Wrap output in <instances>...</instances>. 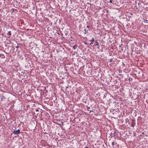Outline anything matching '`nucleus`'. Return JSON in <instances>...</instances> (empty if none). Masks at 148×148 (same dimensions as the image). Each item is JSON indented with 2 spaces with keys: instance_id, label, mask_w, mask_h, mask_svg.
<instances>
[{
  "instance_id": "nucleus-7",
  "label": "nucleus",
  "mask_w": 148,
  "mask_h": 148,
  "mask_svg": "<svg viewBox=\"0 0 148 148\" xmlns=\"http://www.w3.org/2000/svg\"><path fill=\"white\" fill-rule=\"evenodd\" d=\"M8 36H10L11 34V31H9L8 33Z\"/></svg>"
},
{
  "instance_id": "nucleus-9",
  "label": "nucleus",
  "mask_w": 148,
  "mask_h": 148,
  "mask_svg": "<svg viewBox=\"0 0 148 148\" xmlns=\"http://www.w3.org/2000/svg\"><path fill=\"white\" fill-rule=\"evenodd\" d=\"M110 3H112V1L111 0H110Z\"/></svg>"
},
{
  "instance_id": "nucleus-4",
  "label": "nucleus",
  "mask_w": 148,
  "mask_h": 148,
  "mask_svg": "<svg viewBox=\"0 0 148 148\" xmlns=\"http://www.w3.org/2000/svg\"><path fill=\"white\" fill-rule=\"evenodd\" d=\"M77 47V45L76 44H75L74 46L73 47V49L74 50H75V49Z\"/></svg>"
},
{
  "instance_id": "nucleus-8",
  "label": "nucleus",
  "mask_w": 148,
  "mask_h": 148,
  "mask_svg": "<svg viewBox=\"0 0 148 148\" xmlns=\"http://www.w3.org/2000/svg\"><path fill=\"white\" fill-rule=\"evenodd\" d=\"M111 144L112 146H114V142H112L111 143Z\"/></svg>"
},
{
  "instance_id": "nucleus-3",
  "label": "nucleus",
  "mask_w": 148,
  "mask_h": 148,
  "mask_svg": "<svg viewBox=\"0 0 148 148\" xmlns=\"http://www.w3.org/2000/svg\"><path fill=\"white\" fill-rule=\"evenodd\" d=\"M89 41L91 42L90 43V45H91L95 41V39L94 38H92L91 40H90Z\"/></svg>"
},
{
  "instance_id": "nucleus-6",
  "label": "nucleus",
  "mask_w": 148,
  "mask_h": 148,
  "mask_svg": "<svg viewBox=\"0 0 148 148\" xmlns=\"http://www.w3.org/2000/svg\"><path fill=\"white\" fill-rule=\"evenodd\" d=\"M88 29H84V34H86L88 32Z\"/></svg>"
},
{
  "instance_id": "nucleus-10",
  "label": "nucleus",
  "mask_w": 148,
  "mask_h": 148,
  "mask_svg": "<svg viewBox=\"0 0 148 148\" xmlns=\"http://www.w3.org/2000/svg\"><path fill=\"white\" fill-rule=\"evenodd\" d=\"M84 43L85 44V45H87L88 44V43L86 42H84Z\"/></svg>"
},
{
  "instance_id": "nucleus-1",
  "label": "nucleus",
  "mask_w": 148,
  "mask_h": 148,
  "mask_svg": "<svg viewBox=\"0 0 148 148\" xmlns=\"http://www.w3.org/2000/svg\"><path fill=\"white\" fill-rule=\"evenodd\" d=\"M20 132V131L18 129L17 130H14L13 133L14 134H19Z\"/></svg>"
},
{
  "instance_id": "nucleus-11",
  "label": "nucleus",
  "mask_w": 148,
  "mask_h": 148,
  "mask_svg": "<svg viewBox=\"0 0 148 148\" xmlns=\"http://www.w3.org/2000/svg\"><path fill=\"white\" fill-rule=\"evenodd\" d=\"M112 59H110V62H112Z\"/></svg>"
},
{
  "instance_id": "nucleus-15",
  "label": "nucleus",
  "mask_w": 148,
  "mask_h": 148,
  "mask_svg": "<svg viewBox=\"0 0 148 148\" xmlns=\"http://www.w3.org/2000/svg\"><path fill=\"white\" fill-rule=\"evenodd\" d=\"M3 56V55H1V54L0 55V56Z\"/></svg>"
},
{
  "instance_id": "nucleus-16",
  "label": "nucleus",
  "mask_w": 148,
  "mask_h": 148,
  "mask_svg": "<svg viewBox=\"0 0 148 148\" xmlns=\"http://www.w3.org/2000/svg\"><path fill=\"white\" fill-rule=\"evenodd\" d=\"M86 148H89L88 147H86Z\"/></svg>"
},
{
  "instance_id": "nucleus-17",
  "label": "nucleus",
  "mask_w": 148,
  "mask_h": 148,
  "mask_svg": "<svg viewBox=\"0 0 148 148\" xmlns=\"http://www.w3.org/2000/svg\"><path fill=\"white\" fill-rule=\"evenodd\" d=\"M91 112V111H90V112Z\"/></svg>"
},
{
  "instance_id": "nucleus-5",
  "label": "nucleus",
  "mask_w": 148,
  "mask_h": 148,
  "mask_svg": "<svg viewBox=\"0 0 148 148\" xmlns=\"http://www.w3.org/2000/svg\"><path fill=\"white\" fill-rule=\"evenodd\" d=\"M95 44L96 46H99V45L98 42L97 41H95Z\"/></svg>"
},
{
  "instance_id": "nucleus-12",
  "label": "nucleus",
  "mask_w": 148,
  "mask_h": 148,
  "mask_svg": "<svg viewBox=\"0 0 148 148\" xmlns=\"http://www.w3.org/2000/svg\"><path fill=\"white\" fill-rule=\"evenodd\" d=\"M87 27L88 28H89V26L88 25L87 26Z\"/></svg>"
},
{
  "instance_id": "nucleus-2",
  "label": "nucleus",
  "mask_w": 148,
  "mask_h": 148,
  "mask_svg": "<svg viewBox=\"0 0 148 148\" xmlns=\"http://www.w3.org/2000/svg\"><path fill=\"white\" fill-rule=\"evenodd\" d=\"M114 146H113V148H119V145L117 144L116 143H115L114 144Z\"/></svg>"
},
{
  "instance_id": "nucleus-14",
  "label": "nucleus",
  "mask_w": 148,
  "mask_h": 148,
  "mask_svg": "<svg viewBox=\"0 0 148 148\" xmlns=\"http://www.w3.org/2000/svg\"><path fill=\"white\" fill-rule=\"evenodd\" d=\"M36 111H38V110H36Z\"/></svg>"
},
{
  "instance_id": "nucleus-13",
  "label": "nucleus",
  "mask_w": 148,
  "mask_h": 148,
  "mask_svg": "<svg viewBox=\"0 0 148 148\" xmlns=\"http://www.w3.org/2000/svg\"><path fill=\"white\" fill-rule=\"evenodd\" d=\"M61 123H61L62 125H63V122H62Z\"/></svg>"
}]
</instances>
